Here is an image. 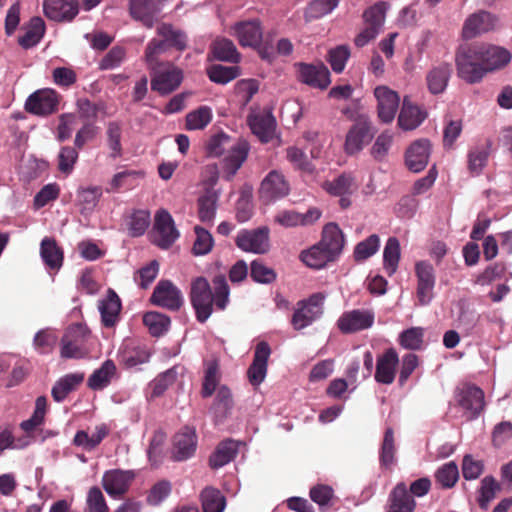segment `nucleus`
Here are the masks:
<instances>
[{
	"mask_svg": "<svg viewBox=\"0 0 512 512\" xmlns=\"http://www.w3.org/2000/svg\"><path fill=\"white\" fill-rule=\"evenodd\" d=\"M214 292L206 278L198 277L191 284L190 300L196 319L204 323L211 316L213 306L224 310L229 302V286L224 275L213 279Z\"/></svg>",
	"mask_w": 512,
	"mask_h": 512,
	"instance_id": "f257e3e1",
	"label": "nucleus"
},
{
	"mask_svg": "<svg viewBox=\"0 0 512 512\" xmlns=\"http://www.w3.org/2000/svg\"><path fill=\"white\" fill-rule=\"evenodd\" d=\"M458 76L470 84L480 82L485 68L477 44L462 47L456 54Z\"/></svg>",
	"mask_w": 512,
	"mask_h": 512,
	"instance_id": "f03ea898",
	"label": "nucleus"
},
{
	"mask_svg": "<svg viewBox=\"0 0 512 512\" xmlns=\"http://www.w3.org/2000/svg\"><path fill=\"white\" fill-rule=\"evenodd\" d=\"M91 336L87 326L77 323L69 326L62 339L60 356L64 359H81L88 355L86 342Z\"/></svg>",
	"mask_w": 512,
	"mask_h": 512,
	"instance_id": "7ed1b4c3",
	"label": "nucleus"
},
{
	"mask_svg": "<svg viewBox=\"0 0 512 512\" xmlns=\"http://www.w3.org/2000/svg\"><path fill=\"white\" fill-rule=\"evenodd\" d=\"M151 89L161 96L174 92L183 81V71L171 62L150 67Z\"/></svg>",
	"mask_w": 512,
	"mask_h": 512,
	"instance_id": "20e7f679",
	"label": "nucleus"
},
{
	"mask_svg": "<svg viewBox=\"0 0 512 512\" xmlns=\"http://www.w3.org/2000/svg\"><path fill=\"white\" fill-rule=\"evenodd\" d=\"M325 296L321 293L312 294L308 299L297 303L291 324L295 330H301L311 325L323 314V303Z\"/></svg>",
	"mask_w": 512,
	"mask_h": 512,
	"instance_id": "39448f33",
	"label": "nucleus"
},
{
	"mask_svg": "<svg viewBox=\"0 0 512 512\" xmlns=\"http://www.w3.org/2000/svg\"><path fill=\"white\" fill-rule=\"evenodd\" d=\"M455 401L464 410V416L471 421L484 410V392L475 385L464 384L455 391Z\"/></svg>",
	"mask_w": 512,
	"mask_h": 512,
	"instance_id": "423d86ee",
	"label": "nucleus"
},
{
	"mask_svg": "<svg viewBox=\"0 0 512 512\" xmlns=\"http://www.w3.org/2000/svg\"><path fill=\"white\" fill-rule=\"evenodd\" d=\"M374 137L372 124L367 115L358 116L346 134L344 150L349 155L360 152Z\"/></svg>",
	"mask_w": 512,
	"mask_h": 512,
	"instance_id": "0eeeda50",
	"label": "nucleus"
},
{
	"mask_svg": "<svg viewBox=\"0 0 512 512\" xmlns=\"http://www.w3.org/2000/svg\"><path fill=\"white\" fill-rule=\"evenodd\" d=\"M179 236L180 233L171 214L164 209L157 211L154 219L152 242L161 249H168Z\"/></svg>",
	"mask_w": 512,
	"mask_h": 512,
	"instance_id": "6e6552de",
	"label": "nucleus"
},
{
	"mask_svg": "<svg viewBox=\"0 0 512 512\" xmlns=\"http://www.w3.org/2000/svg\"><path fill=\"white\" fill-rule=\"evenodd\" d=\"M60 100L61 95L54 89H40L27 98L25 110L37 116H48L58 111Z\"/></svg>",
	"mask_w": 512,
	"mask_h": 512,
	"instance_id": "1a4fd4ad",
	"label": "nucleus"
},
{
	"mask_svg": "<svg viewBox=\"0 0 512 512\" xmlns=\"http://www.w3.org/2000/svg\"><path fill=\"white\" fill-rule=\"evenodd\" d=\"M270 230L266 226L252 230L243 229L235 238L236 246L244 252L265 254L270 249Z\"/></svg>",
	"mask_w": 512,
	"mask_h": 512,
	"instance_id": "9d476101",
	"label": "nucleus"
},
{
	"mask_svg": "<svg viewBox=\"0 0 512 512\" xmlns=\"http://www.w3.org/2000/svg\"><path fill=\"white\" fill-rule=\"evenodd\" d=\"M415 276L417 278L416 297L418 305L427 306L434 298L436 283L434 267L428 261H418L415 264Z\"/></svg>",
	"mask_w": 512,
	"mask_h": 512,
	"instance_id": "9b49d317",
	"label": "nucleus"
},
{
	"mask_svg": "<svg viewBox=\"0 0 512 512\" xmlns=\"http://www.w3.org/2000/svg\"><path fill=\"white\" fill-rule=\"evenodd\" d=\"M197 443L196 429L190 426L182 427L173 436L171 458L177 462L191 458L196 452Z\"/></svg>",
	"mask_w": 512,
	"mask_h": 512,
	"instance_id": "f8f14e48",
	"label": "nucleus"
},
{
	"mask_svg": "<svg viewBox=\"0 0 512 512\" xmlns=\"http://www.w3.org/2000/svg\"><path fill=\"white\" fill-rule=\"evenodd\" d=\"M150 301L170 311H178L183 305V296L171 281L161 280L154 288Z\"/></svg>",
	"mask_w": 512,
	"mask_h": 512,
	"instance_id": "ddd939ff",
	"label": "nucleus"
},
{
	"mask_svg": "<svg viewBox=\"0 0 512 512\" xmlns=\"http://www.w3.org/2000/svg\"><path fill=\"white\" fill-rule=\"evenodd\" d=\"M289 190V184L284 175L279 171L272 170L261 182L259 197L263 203L268 204L287 196Z\"/></svg>",
	"mask_w": 512,
	"mask_h": 512,
	"instance_id": "4468645a",
	"label": "nucleus"
},
{
	"mask_svg": "<svg viewBox=\"0 0 512 512\" xmlns=\"http://www.w3.org/2000/svg\"><path fill=\"white\" fill-rule=\"evenodd\" d=\"M375 314L369 309H354L342 314L337 325L343 333L366 330L374 324Z\"/></svg>",
	"mask_w": 512,
	"mask_h": 512,
	"instance_id": "2eb2a0df",
	"label": "nucleus"
},
{
	"mask_svg": "<svg viewBox=\"0 0 512 512\" xmlns=\"http://www.w3.org/2000/svg\"><path fill=\"white\" fill-rule=\"evenodd\" d=\"M374 96L377 99L378 118L383 123H391L399 108L400 97L398 93L387 86H377L374 89Z\"/></svg>",
	"mask_w": 512,
	"mask_h": 512,
	"instance_id": "dca6fc26",
	"label": "nucleus"
},
{
	"mask_svg": "<svg viewBox=\"0 0 512 512\" xmlns=\"http://www.w3.org/2000/svg\"><path fill=\"white\" fill-rule=\"evenodd\" d=\"M231 29L242 47L258 48L261 45L263 29L260 20L240 21L235 23Z\"/></svg>",
	"mask_w": 512,
	"mask_h": 512,
	"instance_id": "f3484780",
	"label": "nucleus"
},
{
	"mask_svg": "<svg viewBox=\"0 0 512 512\" xmlns=\"http://www.w3.org/2000/svg\"><path fill=\"white\" fill-rule=\"evenodd\" d=\"M43 10L50 20L70 22L79 13V3L77 0H45Z\"/></svg>",
	"mask_w": 512,
	"mask_h": 512,
	"instance_id": "a211bd4d",
	"label": "nucleus"
},
{
	"mask_svg": "<svg viewBox=\"0 0 512 512\" xmlns=\"http://www.w3.org/2000/svg\"><path fill=\"white\" fill-rule=\"evenodd\" d=\"M270 354L271 349L267 342L261 341L256 345L253 361L247 370V377L253 386H258L264 381Z\"/></svg>",
	"mask_w": 512,
	"mask_h": 512,
	"instance_id": "6ab92c4d",
	"label": "nucleus"
},
{
	"mask_svg": "<svg viewBox=\"0 0 512 512\" xmlns=\"http://www.w3.org/2000/svg\"><path fill=\"white\" fill-rule=\"evenodd\" d=\"M497 19L487 11H479L471 14L464 22L462 36L465 39H472L482 33L493 30Z\"/></svg>",
	"mask_w": 512,
	"mask_h": 512,
	"instance_id": "aec40b11",
	"label": "nucleus"
},
{
	"mask_svg": "<svg viewBox=\"0 0 512 512\" xmlns=\"http://www.w3.org/2000/svg\"><path fill=\"white\" fill-rule=\"evenodd\" d=\"M298 73L301 82L315 88L326 89L331 80L330 72L323 63L306 64L298 63Z\"/></svg>",
	"mask_w": 512,
	"mask_h": 512,
	"instance_id": "412c9836",
	"label": "nucleus"
},
{
	"mask_svg": "<svg viewBox=\"0 0 512 512\" xmlns=\"http://www.w3.org/2000/svg\"><path fill=\"white\" fill-rule=\"evenodd\" d=\"M481 55L485 74L506 67L512 58L511 53L504 47L486 44H477Z\"/></svg>",
	"mask_w": 512,
	"mask_h": 512,
	"instance_id": "4be33fe9",
	"label": "nucleus"
},
{
	"mask_svg": "<svg viewBox=\"0 0 512 512\" xmlns=\"http://www.w3.org/2000/svg\"><path fill=\"white\" fill-rule=\"evenodd\" d=\"M399 364L398 353L394 348H389L377 358L374 378L380 384L390 385L396 377Z\"/></svg>",
	"mask_w": 512,
	"mask_h": 512,
	"instance_id": "5701e85b",
	"label": "nucleus"
},
{
	"mask_svg": "<svg viewBox=\"0 0 512 512\" xmlns=\"http://www.w3.org/2000/svg\"><path fill=\"white\" fill-rule=\"evenodd\" d=\"M160 11L159 0H130L129 2L131 17L140 21L147 28L154 26Z\"/></svg>",
	"mask_w": 512,
	"mask_h": 512,
	"instance_id": "b1692460",
	"label": "nucleus"
},
{
	"mask_svg": "<svg viewBox=\"0 0 512 512\" xmlns=\"http://www.w3.org/2000/svg\"><path fill=\"white\" fill-rule=\"evenodd\" d=\"M132 479L131 472L115 469L105 472L102 485L111 497L120 498L129 490Z\"/></svg>",
	"mask_w": 512,
	"mask_h": 512,
	"instance_id": "393cba45",
	"label": "nucleus"
},
{
	"mask_svg": "<svg viewBox=\"0 0 512 512\" xmlns=\"http://www.w3.org/2000/svg\"><path fill=\"white\" fill-rule=\"evenodd\" d=\"M248 153L249 144L244 140H240L235 145L231 146L228 154L222 160V170L226 180H232L246 161Z\"/></svg>",
	"mask_w": 512,
	"mask_h": 512,
	"instance_id": "a878e982",
	"label": "nucleus"
},
{
	"mask_svg": "<svg viewBox=\"0 0 512 512\" xmlns=\"http://www.w3.org/2000/svg\"><path fill=\"white\" fill-rule=\"evenodd\" d=\"M452 72V65L447 62L432 66L425 77L428 91L433 95L442 94L448 86Z\"/></svg>",
	"mask_w": 512,
	"mask_h": 512,
	"instance_id": "bb28decb",
	"label": "nucleus"
},
{
	"mask_svg": "<svg viewBox=\"0 0 512 512\" xmlns=\"http://www.w3.org/2000/svg\"><path fill=\"white\" fill-rule=\"evenodd\" d=\"M318 244L336 260L345 245V237L338 224L334 222L326 224L322 230V237Z\"/></svg>",
	"mask_w": 512,
	"mask_h": 512,
	"instance_id": "cd10ccee",
	"label": "nucleus"
},
{
	"mask_svg": "<svg viewBox=\"0 0 512 512\" xmlns=\"http://www.w3.org/2000/svg\"><path fill=\"white\" fill-rule=\"evenodd\" d=\"M247 123L254 135L261 142L268 143L272 140L276 128V120L270 112L250 114Z\"/></svg>",
	"mask_w": 512,
	"mask_h": 512,
	"instance_id": "c85d7f7f",
	"label": "nucleus"
},
{
	"mask_svg": "<svg viewBox=\"0 0 512 512\" xmlns=\"http://www.w3.org/2000/svg\"><path fill=\"white\" fill-rule=\"evenodd\" d=\"M430 142L426 139L414 141L406 151L405 163L410 171L420 172L428 164Z\"/></svg>",
	"mask_w": 512,
	"mask_h": 512,
	"instance_id": "c756f323",
	"label": "nucleus"
},
{
	"mask_svg": "<svg viewBox=\"0 0 512 512\" xmlns=\"http://www.w3.org/2000/svg\"><path fill=\"white\" fill-rule=\"evenodd\" d=\"M416 501L410 495L404 482H399L391 490L388 496L386 512H414Z\"/></svg>",
	"mask_w": 512,
	"mask_h": 512,
	"instance_id": "7c9ffc66",
	"label": "nucleus"
},
{
	"mask_svg": "<svg viewBox=\"0 0 512 512\" xmlns=\"http://www.w3.org/2000/svg\"><path fill=\"white\" fill-rule=\"evenodd\" d=\"M40 256L45 266L51 271H58L63 265V250L52 237L42 239L40 244Z\"/></svg>",
	"mask_w": 512,
	"mask_h": 512,
	"instance_id": "2f4dec72",
	"label": "nucleus"
},
{
	"mask_svg": "<svg viewBox=\"0 0 512 512\" xmlns=\"http://www.w3.org/2000/svg\"><path fill=\"white\" fill-rule=\"evenodd\" d=\"M238 453V443L233 439L221 441L210 455L208 463L211 469H219L234 460Z\"/></svg>",
	"mask_w": 512,
	"mask_h": 512,
	"instance_id": "473e14b6",
	"label": "nucleus"
},
{
	"mask_svg": "<svg viewBox=\"0 0 512 512\" xmlns=\"http://www.w3.org/2000/svg\"><path fill=\"white\" fill-rule=\"evenodd\" d=\"M426 116V112L404 98L398 116V125L403 130H413L425 120Z\"/></svg>",
	"mask_w": 512,
	"mask_h": 512,
	"instance_id": "72a5a7b5",
	"label": "nucleus"
},
{
	"mask_svg": "<svg viewBox=\"0 0 512 512\" xmlns=\"http://www.w3.org/2000/svg\"><path fill=\"white\" fill-rule=\"evenodd\" d=\"M358 186L351 173H342L332 180L322 183V189L331 196L352 195Z\"/></svg>",
	"mask_w": 512,
	"mask_h": 512,
	"instance_id": "f704fd0d",
	"label": "nucleus"
},
{
	"mask_svg": "<svg viewBox=\"0 0 512 512\" xmlns=\"http://www.w3.org/2000/svg\"><path fill=\"white\" fill-rule=\"evenodd\" d=\"M116 374L117 367L115 363L112 360L107 359L90 375L87 385L90 389L95 391L103 390L110 385Z\"/></svg>",
	"mask_w": 512,
	"mask_h": 512,
	"instance_id": "c9c22d12",
	"label": "nucleus"
},
{
	"mask_svg": "<svg viewBox=\"0 0 512 512\" xmlns=\"http://www.w3.org/2000/svg\"><path fill=\"white\" fill-rule=\"evenodd\" d=\"M84 381V373H70L60 378L52 387L51 395L56 402H62L70 392Z\"/></svg>",
	"mask_w": 512,
	"mask_h": 512,
	"instance_id": "e433bc0d",
	"label": "nucleus"
},
{
	"mask_svg": "<svg viewBox=\"0 0 512 512\" xmlns=\"http://www.w3.org/2000/svg\"><path fill=\"white\" fill-rule=\"evenodd\" d=\"M99 309L103 325L105 327H113L119 317L121 300L118 295L110 289L106 299L101 302Z\"/></svg>",
	"mask_w": 512,
	"mask_h": 512,
	"instance_id": "4c0bfd02",
	"label": "nucleus"
},
{
	"mask_svg": "<svg viewBox=\"0 0 512 512\" xmlns=\"http://www.w3.org/2000/svg\"><path fill=\"white\" fill-rule=\"evenodd\" d=\"M211 53L219 61L238 63L241 55L235 44L228 38H217L211 45Z\"/></svg>",
	"mask_w": 512,
	"mask_h": 512,
	"instance_id": "58836bf2",
	"label": "nucleus"
},
{
	"mask_svg": "<svg viewBox=\"0 0 512 512\" xmlns=\"http://www.w3.org/2000/svg\"><path fill=\"white\" fill-rule=\"evenodd\" d=\"M45 34V23L40 17H33L29 21L23 36L19 37L18 43L24 49L36 46Z\"/></svg>",
	"mask_w": 512,
	"mask_h": 512,
	"instance_id": "ea45409f",
	"label": "nucleus"
},
{
	"mask_svg": "<svg viewBox=\"0 0 512 512\" xmlns=\"http://www.w3.org/2000/svg\"><path fill=\"white\" fill-rule=\"evenodd\" d=\"M108 434V427L105 424H101L96 426L95 432L91 436L83 430L77 431L73 439V444L83 447L87 451H91L95 449Z\"/></svg>",
	"mask_w": 512,
	"mask_h": 512,
	"instance_id": "a19ab883",
	"label": "nucleus"
},
{
	"mask_svg": "<svg viewBox=\"0 0 512 512\" xmlns=\"http://www.w3.org/2000/svg\"><path fill=\"white\" fill-rule=\"evenodd\" d=\"M218 195L214 191H207L197 201L198 218L203 223H212L217 210Z\"/></svg>",
	"mask_w": 512,
	"mask_h": 512,
	"instance_id": "79ce46f5",
	"label": "nucleus"
},
{
	"mask_svg": "<svg viewBox=\"0 0 512 512\" xmlns=\"http://www.w3.org/2000/svg\"><path fill=\"white\" fill-rule=\"evenodd\" d=\"M106 143L110 150V157L113 159L120 158L123 154L122 148V125L117 121H110L107 123Z\"/></svg>",
	"mask_w": 512,
	"mask_h": 512,
	"instance_id": "37998d69",
	"label": "nucleus"
},
{
	"mask_svg": "<svg viewBox=\"0 0 512 512\" xmlns=\"http://www.w3.org/2000/svg\"><path fill=\"white\" fill-rule=\"evenodd\" d=\"M300 259L305 265L313 269H321L325 267L328 262L334 261V258L323 250L318 243L310 249L302 251Z\"/></svg>",
	"mask_w": 512,
	"mask_h": 512,
	"instance_id": "c03bdc74",
	"label": "nucleus"
},
{
	"mask_svg": "<svg viewBox=\"0 0 512 512\" xmlns=\"http://www.w3.org/2000/svg\"><path fill=\"white\" fill-rule=\"evenodd\" d=\"M149 358L150 353L144 346H134L126 343L120 351V359L127 367H135L146 363Z\"/></svg>",
	"mask_w": 512,
	"mask_h": 512,
	"instance_id": "a18cd8bd",
	"label": "nucleus"
},
{
	"mask_svg": "<svg viewBox=\"0 0 512 512\" xmlns=\"http://www.w3.org/2000/svg\"><path fill=\"white\" fill-rule=\"evenodd\" d=\"M203 512H223L226 499L221 492L213 487H206L200 494Z\"/></svg>",
	"mask_w": 512,
	"mask_h": 512,
	"instance_id": "49530a36",
	"label": "nucleus"
},
{
	"mask_svg": "<svg viewBox=\"0 0 512 512\" xmlns=\"http://www.w3.org/2000/svg\"><path fill=\"white\" fill-rule=\"evenodd\" d=\"M157 34L166 40L169 47H174L179 51H183L187 47L186 34L179 29H175L171 24L162 23L159 25Z\"/></svg>",
	"mask_w": 512,
	"mask_h": 512,
	"instance_id": "de8ad7c7",
	"label": "nucleus"
},
{
	"mask_svg": "<svg viewBox=\"0 0 512 512\" xmlns=\"http://www.w3.org/2000/svg\"><path fill=\"white\" fill-rule=\"evenodd\" d=\"M400 260V243L396 237L388 238L383 251V265L388 276H392L398 268Z\"/></svg>",
	"mask_w": 512,
	"mask_h": 512,
	"instance_id": "09e8293b",
	"label": "nucleus"
},
{
	"mask_svg": "<svg viewBox=\"0 0 512 512\" xmlns=\"http://www.w3.org/2000/svg\"><path fill=\"white\" fill-rule=\"evenodd\" d=\"M80 119L85 123H94L99 113H105L106 104L103 101L92 102L88 98H80L76 102Z\"/></svg>",
	"mask_w": 512,
	"mask_h": 512,
	"instance_id": "8fccbe9b",
	"label": "nucleus"
},
{
	"mask_svg": "<svg viewBox=\"0 0 512 512\" xmlns=\"http://www.w3.org/2000/svg\"><path fill=\"white\" fill-rule=\"evenodd\" d=\"M220 381L219 364L216 360L205 363V374L202 384L201 395L208 398L213 395Z\"/></svg>",
	"mask_w": 512,
	"mask_h": 512,
	"instance_id": "3c124183",
	"label": "nucleus"
},
{
	"mask_svg": "<svg viewBox=\"0 0 512 512\" xmlns=\"http://www.w3.org/2000/svg\"><path fill=\"white\" fill-rule=\"evenodd\" d=\"M143 322L148 327L150 334L156 337L166 333L171 324L170 317L159 312H147L143 317Z\"/></svg>",
	"mask_w": 512,
	"mask_h": 512,
	"instance_id": "603ef678",
	"label": "nucleus"
},
{
	"mask_svg": "<svg viewBox=\"0 0 512 512\" xmlns=\"http://www.w3.org/2000/svg\"><path fill=\"white\" fill-rule=\"evenodd\" d=\"M211 120V108L208 106H200L186 115L185 128L187 130H201L204 129Z\"/></svg>",
	"mask_w": 512,
	"mask_h": 512,
	"instance_id": "864d4df0",
	"label": "nucleus"
},
{
	"mask_svg": "<svg viewBox=\"0 0 512 512\" xmlns=\"http://www.w3.org/2000/svg\"><path fill=\"white\" fill-rule=\"evenodd\" d=\"M380 247V238L377 234H372L366 239L357 243L353 251V257L356 262H363L373 256Z\"/></svg>",
	"mask_w": 512,
	"mask_h": 512,
	"instance_id": "5fc2aeb1",
	"label": "nucleus"
},
{
	"mask_svg": "<svg viewBox=\"0 0 512 512\" xmlns=\"http://www.w3.org/2000/svg\"><path fill=\"white\" fill-rule=\"evenodd\" d=\"M489 150L485 147H474L467 155V167L472 176H478L488 162Z\"/></svg>",
	"mask_w": 512,
	"mask_h": 512,
	"instance_id": "6e6d98bb",
	"label": "nucleus"
},
{
	"mask_svg": "<svg viewBox=\"0 0 512 512\" xmlns=\"http://www.w3.org/2000/svg\"><path fill=\"white\" fill-rule=\"evenodd\" d=\"M500 489V484L493 476H485L481 480V486L479 489V507L483 510H487L489 503L495 498L496 493L500 491Z\"/></svg>",
	"mask_w": 512,
	"mask_h": 512,
	"instance_id": "4d7b16f0",
	"label": "nucleus"
},
{
	"mask_svg": "<svg viewBox=\"0 0 512 512\" xmlns=\"http://www.w3.org/2000/svg\"><path fill=\"white\" fill-rule=\"evenodd\" d=\"M286 158L297 170L307 174H312L315 171V166L308 159L306 153L296 146H290L286 149Z\"/></svg>",
	"mask_w": 512,
	"mask_h": 512,
	"instance_id": "13d9d810",
	"label": "nucleus"
},
{
	"mask_svg": "<svg viewBox=\"0 0 512 512\" xmlns=\"http://www.w3.org/2000/svg\"><path fill=\"white\" fill-rule=\"evenodd\" d=\"M239 75L238 67H227L220 64H214L207 68L208 78L217 84H227L236 79Z\"/></svg>",
	"mask_w": 512,
	"mask_h": 512,
	"instance_id": "bf43d9fd",
	"label": "nucleus"
},
{
	"mask_svg": "<svg viewBox=\"0 0 512 512\" xmlns=\"http://www.w3.org/2000/svg\"><path fill=\"white\" fill-rule=\"evenodd\" d=\"M150 225V213L147 210H135L128 218L127 227L132 237L145 233Z\"/></svg>",
	"mask_w": 512,
	"mask_h": 512,
	"instance_id": "052dcab7",
	"label": "nucleus"
},
{
	"mask_svg": "<svg viewBox=\"0 0 512 512\" xmlns=\"http://www.w3.org/2000/svg\"><path fill=\"white\" fill-rule=\"evenodd\" d=\"M102 196L100 187H89L78 191L77 201L81 206V213L86 214L94 210Z\"/></svg>",
	"mask_w": 512,
	"mask_h": 512,
	"instance_id": "680f3d73",
	"label": "nucleus"
},
{
	"mask_svg": "<svg viewBox=\"0 0 512 512\" xmlns=\"http://www.w3.org/2000/svg\"><path fill=\"white\" fill-rule=\"evenodd\" d=\"M194 232L196 239L192 247L193 254L196 256L208 254L214 246V239L211 233L198 225L194 227Z\"/></svg>",
	"mask_w": 512,
	"mask_h": 512,
	"instance_id": "e2e57ef3",
	"label": "nucleus"
},
{
	"mask_svg": "<svg viewBox=\"0 0 512 512\" xmlns=\"http://www.w3.org/2000/svg\"><path fill=\"white\" fill-rule=\"evenodd\" d=\"M143 174L138 171H122L115 174L110 182L111 188L108 191H118L120 189L129 190L137 185V181Z\"/></svg>",
	"mask_w": 512,
	"mask_h": 512,
	"instance_id": "0e129e2a",
	"label": "nucleus"
},
{
	"mask_svg": "<svg viewBox=\"0 0 512 512\" xmlns=\"http://www.w3.org/2000/svg\"><path fill=\"white\" fill-rule=\"evenodd\" d=\"M395 439L394 431L392 428H387L384 433L383 442L381 445L379 460L381 465L390 467L395 460Z\"/></svg>",
	"mask_w": 512,
	"mask_h": 512,
	"instance_id": "69168bd1",
	"label": "nucleus"
},
{
	"mask_svg": "<svg viewBox=\"0 0 512 512\" xmlns=\"http://www.w3.org/2000/svg\"><path fill=\"white\" fill-rule=\"evenodd\" d=\"M424 338V329L421 327H412L404 330L399 335V344L408 350H419L422 348Z\"/></svg>",
	"mask_w": 512,
	"mask_h": 512,
	"instance_id": "338daca9",
	"label": "nucleus"
},
{
	"mask_svg": "<svg viewBox=\"0 0 512 512\" xmlns=\"http://www.w3.org/2000/svg\"><path fill=\"white\" fill-rule=\"evenodd\" d=\"M33 342L39 353L49 354L54 350L58 342V336L51 329H43L36 333Z\"/></svg>",
	"mask_w": 512,
	"mask_h": 512,
	"instance_id": "774afa93",
	"label": "nucleus"
}]
</instances>
